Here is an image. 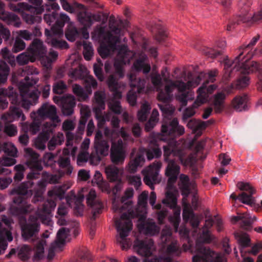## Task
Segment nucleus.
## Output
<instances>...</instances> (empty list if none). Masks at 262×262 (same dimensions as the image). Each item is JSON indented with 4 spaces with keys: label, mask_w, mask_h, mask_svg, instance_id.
Segmentation results:
<instances>
[{
    "label": "nucleus",
    "mask_w": 262,
    "mask_h": 262,
    "mask_svg": "<svg viewBox=\"0 0 262 262\" xmlns=\"http://www.w3.org/2000/svg\"><path fill=\"white\" fill-rule=\"evenodd\" d=\"M35 59V58H34L31 53L28 51V49H27L26 52L19 54L16 57V61L20 66L27 64L29 62H34Z\"/></svg>",
    "instance_id": "43"
},
{
    "label": "nucleus",
    "mask_w": 262,
    "mask_h": 262,
    "mask_svg": "<svg viewBox=\"0 0 262 262\" xmlns=\"http://www.w3.org/2000/svg\"><path fill=\"white\" fill-rule=\"evenodd\" d=\"M226 98L224 93H217L214 96L213 105L216 113L221 112L224 107V102Z\"/></svg>",
    "instance_id": "45"
},
{
    "label": "nucleus",
    "mask_w": 262,
    "mask_h": 262,
    "mask_svg": "<svg viewBox=\"0 0 262 262\" xmlns=\"http://www.w3.org/2000/svg\"><path fill=\"white\" fill-rule=\"evenodd\" d=\"M28 49L35 59L40 58L42 64L47 69L50 68L52 63L54 62L58 57V53L54 51H50L48 56L46 55V48L44 47L42 41L37 38L33 40Z\"/></svg>",
    "instance_id": "9"
},
{
    "label": "nucleus",
    "mask_w": 262,
    "mask_h": 262,
    "mask_svg": "<svg viewBox=\"0 0 262 262\" xmlns=\"http://www.w3.org/2000/svg\"><path fill=\"white\" fill-rule=\"evenodd\" d=\"M66 145L68 147L67 148H64L62 151V154L64 156L63 157H66L68 156L70 154V147H72L74 143H78L81 138H79L77 136H75L73 133L68 132L66 133Z\"/></svg>",
    "instance_id": "36"
},
{
    "label": "nucleus",
    "mask_w": 262,
    "mask_h": 262,
    "mask_svg": "<svg viewBox=\"0 0 262 262\" xmlns=\"http://www.w3.org/2000/svg\"><path fill=\"white\" fill-rule=\"evenodd\" d=\"M161 239L163 244L159 251L160 255L149 259L156 249L152 239L140 241L137 239L134 242V249L137 253L146 257L144 262H172L173 255L179 256L181 250L178 242L172 236L170 228L166 226L162 230Z\"/></svg>",
    "instance_id": "2"
},
{
    "label": "nucleus",
    "mask_w": 262,
    "mask_h": 262,
    "mask_svg": "<svg viewBox=\"0 0 262 262\" xmlns=\"http://www.w3.org/2000/svg\"><path fill=\"white\" fill-rule=\"evenodd\" d=\"M119 23L114 16H111L108 23L110 31H106V27L99 25L95 29L94 34L98 38L103 40V43L98 49L102 58H106L117 50L114 66L116 73L122 78L124 76L123 66L130 63L136 53L130 50L125 44L117 45L120 40L121 28Z\"/></svg>",
    "instance_id": "1"
},
{
    "label": "nucleus",
    "mask_w": 262,
    "mask_h": 262,
    "mask_svg": "<svg viewBox=\"0 0 262 262\" xmlns=\"http://www.w3.org/2000/svg\"><path fill=\"white\" fill-rule=\"evenodd\" d=\"M134 190L132 188L126 189L124 194L119 202L115 198L113 201V209L115 212H121L127 210V213H123L118 219H115V223L118 234L116 236V243L119 244L122 250H127L132 245L130 239L127 238L133 229L131 221L135 215L133 210L129 208L130 202L125 203L128 199L133 197Z\"/></svg>",
    "instance_id": "3"
},
{
    "label": "nucleus",
    "mask_w": 262,
    "mask_h": 262,
    "mask_svg": "<svg viewBox=\"0 0 262 262\" xmlns=\"http://www.w3.org/2000/svg\"><path fill=\"white\" fill-rule=\"evenodd\" d=\"M46 42L48 44L55 48L63 49L69 48L68 45L66 41L57 38L54 35L48 36Z\"/></svg>",
    "instance_id": "39"
},
{
    "label": "nucleus",
    "mask_w": 262,
    "mask_h": 262,
    "mask_svg": "<svg viewBox=\"0 0 262 262\" xmlns=\"http://www.w3.org/2000/svg\"><path fill=\"white\" fill-rule=\"evenodd\" d=\"M151 81L153 85L159 93L161 91H164V89H162V79L160 74L158 73H152L151 74Z\"/></svg>",
    "instance_id": "54"
},
{
    "label": "nucleus",
    "mask_w": 262,
    "mask_h": 262,
    "mask_svg": "<svg viewBox=\"0 0 262 262\" xmlns=\"http://www.w3.org/2000/svg\"><path fill=\"white\" fill-rule=\"evenodd\" d=\"M159 114L157 110L154 109L148 121L145 124V129L147 132L150 131L156 125L159 121Z\"/></svg>",
    "instance_id": "48"
},
{
    "label": "nucleus",
    "mask_w": 262,
    "mask_h": 262,
    "mask_svg": "<svg viewBox=\"0 0 262 262\" xmlns=\"http://www.w3.org/2000/svg\"><path fill=\"white\" fill-rule=\"evenodd\" d=\"M105 94L104 91L96 92L94 94V102L97 106L94 107L93 110H104L105 107Z\"/></svg>",
    "instance_id": "41"
},
{
    "label": "nucleus",
    "mask_w": 262,
    "mask_h": 262,
    "mask_svg": "<svg viewBox=\"0 0 262 262\" xmlns=\"http://www.w3.org/2000/svg\"><path fill=\"white\" fill-rule=\"evenodd\" d=\"M11 221L6 216H3L0 220V254L4 253L7 248V241L11 242L13 239L10 232Z\"/></svg>",
    "instance_id": "14"
},
{
    "label": "nucleus",
    "mask_w": 262,
    "mask_h": 262,
    "mask_svg": "<svg viewBox=\"0 0 262 262\" xmlns=\"http://www.w3.org/2000/svg\"><path fill=\"white\" fill-rule=\"evenodd\" d=\"M56 206L54 200L48 199L43 204L41 208H38L36 212L37 216L30 215L28 222L20 219L21 235L25 240H28L32 237H36L40 230L39 219L43 224H49L50 221V214Z\"/></svg>",
    "instance_id": "5"
},
{
    "label": "nucleus",
    "mask_w": 262,
    "mask_h": 262,
    "mask_svg": "<svg viewBox=\"0 0 262 262\" xmlns=\"http://www.w3.org/2000/svg\"><path fill=\"white\" fill-rule=\"evenodd\" d=\"M70 231L66 228H61L59 230L57 233L56 239L52 245L51 247L49 249V253L48 257L49 258H52L53 256L52 249L60 248L61 245L65 243L66 239L69 235Z\"/></svg>",
    "instance_id": "25"
},
{
    "label": "nucleus",
    "mask_w": 262,
    "mask_h": 262,
    "mask_svg": "<svg viewBox=\"0 0 262 262\" xmlns=\"http://www.w3.org/2000/svg\"><path fill=\"white\" fill-rule=\"evenodd\" d=\"M251 193L247 194L246 192H243L238 196V200L243 204L250 206H252L255 204V199L252 196Z\"/></svg>",
    "instance_id": "57"
},
{
    "label": "nucleus",
    "mask_w": 262,
    "mask_h": 262,
    "mask_svg": "<svg viewBox=\"0 0 262 262\" xmlns=\"http://www.w3.org/2000/svg\"><path fill=\"white\" fill-rule=\"evenodd\" d=\"M150 109L151 107L149 103L146 101L144 102L141 106V110L138 113V120L142 122L145 121Z\"/></svg>",
    "instance_id": "52"
},
{
    "label": "nucleus",
    "mask_w": 262,
    "mask_h": 262,
    "mask_svg": "<svg viewBox=\"0 0 262 262\" xmlns=\"http://www.w3.org/2000/svg\"><path fill=\"white\" fill-rule=\"evenodd\" d=\"M147 57L144 54L139 59L135 61L132 66L133 70L137 71H142L144 74H147L149 72L151 69L149 63L146 62Z\"/></svg>",
    "instance_id": "31"
},
{
    "label": "nucleus",
    "mask_w": 262,
    "mask_h": 262,
    "mask_svg": "<svg viewBox=\"0 0 262 262\" xmlns=\"http://www.w3.org/2000/svg\"><path fill=\"white\" fill-rule=\"evenodd\" d=\"M94 147L96 153L101 156H106L108 154L110 145L107 140L103 139L100 130H97L94 140Z\"/></svg>",
    "instance_id": "22"
},
{
    "label": "nucleus",
    "mask_w": 262,
    "mask_h": 262,
    "mask_svg": "<svg viewBox=\"0 0 262 262\" xmlns=\"http://www.w3.org/2000/svg\"><path fill=\"white\" fill-rule=\"evenodd\" d=\"M105 173L107 179L110 182L119 181L123 173V170L115 165H108L105 168Z\"/></svg>",
    "instance_id": "29"
},
{
    "label": "nucleus",
    "mask_w": 262,
    "mask_h": 262,
    "mask_svg": "<svg viewBox=\"0 0 262 262\" xmlns=\"http://www.w3.org/2000/svg\"><path fill=\"white\" fill-rule=\"evenodd\" d=\"M183 218L185 222L188 221L193 228H197L200 224L198 216L195 215L192 210L190 205L183 202Z\"/></svg>",
    "instance_id": "24"
},
{
    "label": "nucleus",
    "mask_w": 262,
    "mask_h": 262,
    "mask_svg": "<svg viewBox=\"0 0 262 262\" xmlns=\"http://www.w3.org/2000/svg\"><path fill=\"white\" fill-rule=\"evenodd\" d=\"M14 170L15 171L14 176V180L15 181H20L24 177V172L26 170L25 166L22 164H18L14 166Z\"/></svg>",
    "instance_id": "63"
},
{
    "label": "nucleus",
    "mask_w": 262,
    "mask_h": 262,
    "mask_svg": "<svg viewBox=\"0 0 262 262\" xmlns=\"http://www.w3.org/2000/svg\"><path fill=\"white\" fill-rule=\"evenodd\" d=\"M29 73H31V76H26L18 84L20 95L22 98L21 105L27 111H29L31 105L38 102L40 94V92L37 89L32 87L38 81V78L33 77L32 75H38L39 72L35 68H29L27 72V74Z\"/></svg>",
    "instance_id": "6"
},
{
    "label": "nucleus",
    "mask_w": 262,
    "mask_h": 262,
    "mask_svg": "<svg viewBox=\"0 0 262 262\" xmlns=\"http://www.w3.org/2000/svg\"><path fill=\"white\" fill-rule=\"evenodd\" d=\"M185 133V128L182 125L179 124L177 118H173L169 123L164 122L161 127V135L159 139L165 141L164 136L173 137L174 135L179 136L183 135Z\"/></svg>",
    "instance_id": "15"
},
{
    "label": "nucleus",
    "mask_w": 262,
    "mask_h": 262,
    "mask_svg": "<svg viewBox=\"0 0 262 262\" xmlns=\"http://www.w3.org/2000/svg\"><path fill=\"white\" fill-rule=\"evenodd\" d=\"M91 256L86 249H81L78 252L77 258L73 262H91Z\"/></svg>",
    "instance_id": "56"
},
{
    "label": "nucleus",
    "mask_w": 262,
    "mask_h": 262,
    "mask_svg": "<svg viewBox=\"0 0 262 262\" xmlns=\"http://www.w3.org/2000/svg\"><path fill=\"white\" fill-rule=\"evenodd\" d=\"M128 77L132 89L127 94V100L130 105L134 106L136 104L137 92L140 93L143 91L146 81L144 79L136 78L134 73H130Z\"/></svg>",
    "instance_id": "11"
},
{
    "label": "nucleus",
    "mask_w": 262,
    "mask_h": 262,
    "mask_svg": "<svg viewBox=\"0 0 262 262\" xmlns=\"http://www.w3.org/2000/svg\"><path fill=\"white\" fill-rule=\"evenodd\" d=\"M66 190L64 186H55L51 190L48 191V195L51 198H58L60 200L64 198Z\"/></svg>",
    "instance_id": "47"
},
{
    "label": "nucleus",
    "mask_w": 262,
    "mask_h": 262,
    "mask_svg": "<svg viewBox=\"0 0 262 262\" xmlns=\"http://www.w3.org/2000/svg\"><path fill=\"white\" fill-rule=\"evenodd\" d=\"M9 7L12 11L18 12L20 14L25 11H33L35 10L38 14L42 13L43 12V9L42 8H35L28 3L24 2L18 3L17 4L10 3Z\"/></svg>",
    "instance_id": "27"
},
{
    "label": "nucleus",
    "mask_w": 262,
    "mask_h": 262,
    "mask_svg": "<svg viewBox=\"0 0 262 262\" xmlns=\"http://www.w3.org/2000/svg\"><path fill=\"white\" fill-rule=\"evenodd\" d=\"M70 18L66 14L60 13L59 19L57 20L55 24L51 28V30L55 35H62L63 32L62 30V27L64 26L66 23H70Z\"/></svg>",
    "instance_id": "35"
},
{
    "label": "nucleus",
    "mask_w": 262,
    "mask_h": 262,
    "mask_svg": "<svg viewBox=\"0 0 262 262\" xmlns=\"http://www.w3.org/2000/svg\"><path fill=\"white\" fill-rule=\"evenodd\" d=\"M107 83L111 91L114 92V97L116 98H120L122 95L121 93L119 91V89L120 87V84L118 83L117 80L113 75L108 77Z\"/></svg>",
    "instance_id": "40"
},
{
    "label": "nucleus",
    "mask_w": 262,
    "mask_h": 262,
    "mask_svg": "<svg viewBox=\"0 0 262 262\" xmlns=\"http://www.w3.org/2000/svg\"><path fill=\"white\" fill-rule=\"evenodd\" d=\"M61 107L62 114L66 116L72 115L76 105L75 98L72 95H66L61 97Z\"/></svg>",
    "instance_id": "23"
},
{
    "label": "nucleus",
    "mask_w": 262,
    "mask_h": 262,
    "mask_svg": "<svg viewBox=\"0 0 262 262\" xmlns=\"http://www.w3.org/2000/svg\"><path fill=\"white\" fill-rule=\"evenodd\" d=\"M168 164L165 169V175L168 177L166 198L162 203L171 208H176L177 198L174 193L173 185L176 183L178 176L180 172V166L173 160L167 162Z\"/></svg>",
    "instance_id": "8"
},
{
    "label": "nucleus",
    "mask_w": 262,
    "mask_h": 262,
    "mask_svg": "<svg viewBox=\"0 0 262 262\" xmlns=\"http://www.w3.org/2000/svg\"><path fill=\"white\" fill-rule=\"evenodd\" d=\"M216 88L214 84H211L207 87L205 83L200 87L197 91L198 96L194 102V106L198 107L201 105L206 103L208 99L209 95Z\"/></svg>",
    "instance_id": "20"
},
{
    "label": "nucleus",
    "mask_w": 262,
    "mask_h": 262,
    "mask_svg": "<svg viewBox=\"0 0 262 262\" xmlns=\"http://www.w3.org/2000/svg\"><path fill=\"white\" fill-rule=\"evenodd\" d=\"M30 118L32 120V122L29 123L27 122L24 123L22 125V128L26 133L29 132L32 135H35L39 131L42 121L39 118L36 120V118L33 116L32 112L30 114Z\"/></svg>",
    "instance_id": "28"
},
{
    "label": "nucleus",
    "mask_w": 262,
    "mask_h": 262,
    "mask_svg": "<svg viewBox=\"0 0 262 262\" xmlns=\"http://www.w3.org/2000/svg\"><path fill=\"white\" fill-rule=\"evenodd\" d=\"M193 262H226L224 256L220 253L206 251L201 249L192 257Z\"/></svg>",
    "instance_id": "16"
},
{
    "label": "nucleus",
    "mask_w": 262,
    "mask_h": 262,
    "mask_svg": "<svg viewBox=\"0 0 262 262\" xmlns=\"http://www.w3.org/2000/svg\"><path fill=\"white\" fill-rule=\"evenodd\" d=\"M162 166V163L160 161H155L149 165L142 172L143 174L144 182L152 190L154 189V184L159 183L158 174Z\"/></svg>",
    "instance_id": "13"
},
{
    "label": "nucleus",
    "mask_w": 262,
    "mask_h": 262,
    "mask_svg": "<svg viewBox=\"0 0 262 262\" xmlns=\"http://www.w3.org/2000/svg\"><path fill=\"white\" fill-rule=\"evenodd\" d=\"M57 164L59 167L58 173L60 174V176L71 175L73 171V168L71 164L69 157L60 156L57 161Z\"/></svg>",
    "instance_id": "26"
},
{
    "label": "nucleus",
    "mask_w": 262,
    "mask_h": 262,
    "mask_svg": "<svg viewBox=\"0 0 262 262\" xmlns=\"http://www.w3.org/2000/svg\"><path fill=\"white\" fill-rule=\"evenodd\" d=\"M77 6L80 9L83 10L82 11L79 12L77 14L78 21L83 25L84 28H90L93 24L91 13L86 12V9L83 5L78 4Z\"/></svg>",
    "instance_id": "32"
},
{
    "label": "nucleus",
    "mask_w": 262,
    "mask_h": 262,
    "mask_svg": "<svg viewBox=\"0 0 262 262\" xmlns=\"http://www.w3.org/2000/svg\"><path fill=\"white\" fill-rule=\"evenodd\" d=\"M243 53V51L241 52L234 59V62L236 63L235 67H237L238 64L237 71H240L243 74H249L258 70L259 69V64L256 62L246 59L245 61L241 62L240 59Z\"/></svg>",
    "instance_id": "18"
},
{
    "label": "nucleus",
    "mask_w": 262,
    "mask_h": 262,
    "mask_svg": "<svg viewBox=\"0 0 262 262\" xmlns=\"http://www.w3.org/2000/svg\"><path fill=\"white\" fill-rule=\"evenodd\" d=\"M87 75L86 68L82 66L79 65L77 69L72 70L70 73V76L74 79H82Z\"/></svg>",
    "instance_id": "53"
},
{
    "label": "nucleus",
    "mask_w": 262,
    "mask_h": 262,
    "mask_svg": "<svg viewBox=\"0 0 262 262\" xmlns=\"http://www.w3.org/2000/svg\"><path fill=\"white\" fill-rule=\"evenodd\" d=\"M179 186L182 194L187 197L190 193V180L188 176L181 174L179 177Z\"/></svg>",
    "instance_id": "37"
},
{
    "label": "nucleus",
    "mask_w": 262,
    "mask_h": 262,
    "mask_svg": "<svg viewBox=\"0 0 262 262\" xmlns=\"http://www.w3.org/2000/svg\"><path fill=\"white\" fill-rule=\"evenodd\" d=\"M110 157L112 162L115 164H122L125 160V151L124 149L111 146Z\"/></svg>",
    "instance_id": "34"
},
{
    "label": "nucleus",
    "mask_w": 262,
    "mask_h": 262,
    "mask_svg": "<svg viewBox=\"0 0 262 262\" xmlns=\"http://www.w3.org/2000/svg\"><path fill=\"white\" fill-rule=\"evenodd\" d=\"M30 12H33L34 14H29L26 13L24 11L21 13V15L23 20L29 25H32L35 23H39L41 20V17L39 15L41 13H37L36 11L33 10V11H30Z\"/></svg>",
    "instance_id": "42"
},
{
    "label": "nucleus",
    "mask_w": 262,
    "mask_h": 262,
    "mask_svg": "<svg viewBox=\"0 0 262 262\" xmlns=\"http://www.w3.org/2000/svg\"><path fill=\"white\" fill-rule=\"evenodd\" d=\"M34 118L40 119L41 121L49 119L51 121L60 122L61 120L57 115V108L55 106L49 103H45L37 110L32 112Z\"/></svg>",
    "instance_id": "12"
},
{
    "label": "nucleus",
    "mask_w": 262,
    "mask_h": 262,
    "mask_svg": "<svg viewBox=\"0 0 262 262\" xmlns=\"http://www.w3.org/2000/svg\"><path fill=\"white\" fill-rule=\"evenodd\" d=\"M31 248L30 246L24 245L17 248L18 256L23 260L28 259L30 256Z\"/></svg>",
    "instance_id": "58"
},
{
    "label": "nucleus",
    "mask_w": 262,
    "mask_h": 262,
    "mask_svg": "<svg viewBox=\"0 0 262 262\" xmlns=\"http://www.w3.org/2000/svg\"><path fill=\"white\" fill-rule=\"evenodd\" d=\"M180 208H177L176 209L173 215L169 217V221L172 224L176 232L178 231V227L180 221Z\"/></svg>",
    "instance_id": "62"
},
{
    "label": "nucleus",
    "mask_w": 262,
    "mask_h": 262,
    "mask_svg": "<svg viewBox=\"0 0 262 262\" xmlns=\"http://www.w3.org/2000/svg\"><path fill=\"white\" fill-rule=\"evenodd\" d=\"M160 75L163 80L166 82L164 87V91H161L158 95V99L164 103L169 102L172 98V93L174 88H176L179 92L181 94L176 96L177 100L181 103L183 106H186L187 101L193 98L194 94L190 90L196 87L200 81L201 75L191 80H185L186 82L182 80L175 81L168 79L169 73L167 68H164L161 71Z\"/></svg>",
    "instance_id": "4"
},
{
    "label": "nucleus",
    "mask_w": 262,
    "mask_h": 262,
    "mask_svg": "<svg viewBox=\"0 0 262 262\" xmlns=\"http://www.w3.org/2000/svg\"><path fill=\"white\" fill-rule=\"evenodd\" d=\"M34 183L31 181H28L21 183L17 188L13 189L11 194H17L19 195L13 199V202L18 205V207H11V212L15 215H21L31 212L33 207L28 204L22 196H31L33 192L31 189Z\"/></svg>",
    "instance_id": "7"
},
{
    "label": "nucleus",
    "mask_w": 262,
    "mask_h": 262,
    "mask_svg": "<svg viewBox=\"0 0 262 262\" xmlns=\"http://www.w3.org/2000/svg\"><path fill=\"white\" fill-rule=\"evenodd\" d=\"M2 151L8 156L15 158L17 157V150L11 142H5L2 144Z\"/></svg>",
    "instance_id": "49"
},
{
    "label": "nucleus",
    "mask_w": 262,
    "mask_h": 262,
    "mask_svg": "<svg viewBox=\"0 0 262 262\" xmlns=\"http://www.w3.org/2000/svg\"><path fill=\"white\" fill-rule=\"evenodd\" d=\"M49 137L47 134L41 133L35 140V146L38 149L43 150L46 148V143Z\"/></svg>",
    "instance_id": "59"
},
{
    "label": "nucleus",
    "mask_w": 262,
    "mask_h": 262,
    "mask_svg": "<svg viewBox=\"0 0 262 262\" xmlns=\"http://www.w3.org/2000/svg\"><path fill=\"white\" fill-rule=\"evenodd\" d=\"M92 24L94 21L101 22L102 24H105L107 20L108 14L101 11L96 13H91Z\"/></svg>",
    "instance_id": "64"
},
{
    "label": "nucleus",
    "mask_w": 262,
    "mask_h": 262,
    "mask_svg": "<svg viewBox=\"0 0 262 262\" xmlns=\"http://www.w3.org/2000/svg\"><path fill=\"white\" fill-rule=\"evenodd\" d=\"M217 73V71L216 70H214L210 71L207 74H206L204 73H201L196 76H193L191 78H189L188 80L193 79L201 75V78L200 79V81L199 84L200 83L202 78L204 77H206L207 78V79L206 80L205 82H204V83H205V84L206 85L207 83H208L209 82H213L215 80V77L216 76Z\"/></svg>",
    "instance_id": "51"
},
{
    "label": "nucleus",
    "mask_w": 262,
    "mask_h": 262,
    "mask_svg": "<svg viewBox=\"0 0 262 262\" xmlns=\"http://www.w3.org/2000/svg\"><path fill=\"white\" fill-rule=\"evenodd\" d=\"M83 54L84 59L86 60H91L94 54V50L92 43L89 42L83 41Z\"/></svg>",
    "instance_id": "61"
},
{
    "label": "nucleus",
    "mask_w": 262,
    "mask_h": 262,
    "mask_svg": "<svg viewBox=\"0 0 262 262\" xmlns=\"http://www.w3.org/2000/svg\"><path fill=\"white\" fill-rule=\"evenodd\" d=\"M248 97L246 95L242 94L236 96L231 101L232 107L237 112L245 111L247 107Z\"/></svg>",
    "instance_id": "33"
},
{
    "label": "nucleus",
    "mask_w": 262,
    "mask_h": 262,
    "mask_svg": "<svg viewBox=\"0 0 262 262\" xmlns=\"http://www.w3.org/2000/svg\"><path fill=\"white\" fill-rule=\"evenodd\" d=\"M0 19L8 25H13L15 27H20L21 22L20 18L16 14L6 11L5 5L0 1Z\"/></svg>",
    "instance_id": "21"
},
{
    "label": "nucleus",
    "mask_w": 262,
    "mask_h": 262,
    "mask_svg": "<svg viewBox=\"0 0 262 262\" xmlns=\"http://www.w3.org/2000/svg\"><path fill=\"white\" fill-rule=\"evenodd\" d=\"M245 1L246 3L241 1L238 4L239 11L237 15V23H253L262 20V7L257 12L252 15L249 13L250 3L248 0Z\"/></svg>",
    "instance_id": "10"
},
{
    "label": "nucleus",
    "mask_w": 262,
    "mask_h": 262,
    "mask_svg": "<svg viewBox=\"0 0 262 262\" xmlns=\"http://www.w3.org/2000/svg\"><path fill=\"white\" fill-rule=\"evenodd\" d=\"M144 161L143 155L141 154H138L133 160L130 161L128 164L129 172L135 173L138 167H141L143 165Z\"/></svg>",
    "instance_id": "38"
},
{
    "label": "nucleus",
    "mask_w": 262,
    "mask_h": 262,
    "mask_svg": "<svg viewBox=\"0 0 262 262\" xmlns=\"http://www.w3.org/2000/svg\"><path fill=\"white\" fill-rule=\"evenodd\" d=\"M64 137L62 133H58L56 136H53L49 141L48 145L50 150H53L57 145H61L64 141Z\"/></svg>",
    "instance_id": "46"
},
{
    "label": "nucleus",
    "mask_w": 262,
    "mask_h": 262,
    "mask_svg": "<svg viewBox=\"0 0 262 262\" xmlns=\"http://www.w3.org/2000/svg\"><path fill=\"white\" fill-rule=\"evenodd\" d=\"M10 72V68L8 64L4 61H0V84L5 83L8 78Z\"/></svg>",
    "instance_id": "50"
},
{
    "label": "nucleus",
    "mask_w": 262,
    "mask_h": 262,
    "mask_svg": "<svg viewBox=\"0 0 262 262\" xmlns=\"http://www.w3.org/2000/svg\"><path fill=\"white\" fill-rule=\"evenodd\" d=\"M212 239L213 238L211 235L209 231L208 230L204 229L202 233L200 235L196 240L195 245L196 250L194 252L197 253L200 250V249L202 248L203 249H205L206 252L209 251L212 253H214L213 251L210 250V249H207L203 245H201V243H210Z\"/></svg>",
    "instance_id": "30"
},
{
    "label": "nucleus",
    "mask_w": 262,
    "mask_h": 262,
    "mask_svg": "<svg viewBox=\"0 0 262 262\" xmlns=\"http://www.w3.org/2000/svg\"><path fill=\"white\" fill-rule=\"evenodd\" d=\"M213 122L214 121L213 120H209L206 121L199 120L193 133L195 134L196 136H201L202 134V131L205 129L207 127L213 123Z\"/></svg>",
    "instance_id": "60"
},
{
    "label": "nucleus",
    "mask_w": 262,
    "mask_h": 262,
    "mask_svg": "<svg viewBox=\"0 0 262 262\" xmlns=\"http://www.w3.org/2000/svg\"><path fill=\"white\" fill-rule=\"evenodd\" d=\"M72 88L73 92L78 97V101H85L88 98V95L81 86L75 84L73 85Z\"/></svg>",
    "instance_id": "55"
},
{
    "label": "nucleus",
    "mask_w": 262,
    "mask_h": 262,
    "mask_svg": "<svg viewBox=\"0 0 262 262\" xmlns=\"http://www.w3.org/2000/svg\"><path fill=\"white\" fill-rule=\"evenodd\" d=\"M141 216L138 220L137 227L140 233L148 236H155L159 234L160 228L151 219L143 220Z\"/></svg>",
    "instance_id": "17"
},
{
    "label": "nucleus",
    "mask_w": 262,
    "mask_h": 262,
    "mask_svg": "<svg viewBox=\"0 0 262 262\" xmlns=\"http://www.w3.org/2000/svg\"><path fill=\"white\" fill-rule=\"evenodd\" d=\"M46 241L44 239L39 240L34 247V255L33 258L35 260H38L44 256L45 246Z\"/></svg>",
    "instance_id": "44"
},
{
    "label": "nucleus",
    "mask_w": 262,
    "mask_h": 262,
    "mask_svg": "<svg viewBox=\"0 0 262 262\" xmlns=\"http://www.w3.org/2000/svg\"><path fill=\"white\" fill-rule=\"evenodd\" d=\"M86 203L92 209L93 217L95 219L97 214L102 212L103 206L102 202L97 197L95 190L91 189L86 196Z\"/></svg>",
    "instance_id": "19"
}]
</instances>
